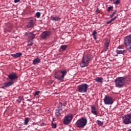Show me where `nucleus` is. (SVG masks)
<instances>
[{
  "instance_id": "25",
  "label": "nucleus",
  "mask_w": 131,
  "mask_h": 131,
  "mask_svg": "<svg viewBox=\"0 0 131 131\" xmlns=\"http://www.w3.org/2000/svg\"><path fill=\"white\" fill-rule=\"evenodd\" d=\"M28 122H29V118H26L24 122L25 125H27V124H28Z\"/></svg>"
},
{
  "instance_id": "35",
  "label": "nucleus",
  "mask_w": 131,
  "mask_h": 131,
  "mask_svg": "<svg viewBox=\"0 0 131 131\" xmlns=\"http://www.w3.org/2000/svg\"><path fill=\"white\" fill-rule=\"evenodd\" d=\"M117 49H123V48H122V46H118V47L117 48Z\"/></svg>"
},
{
  "instance_id": "23",
  "label": "nucleus",
  "mask_w": 131,
  "mask_h": 131,
  "mask_svg": "<svg viewBox=\"0 0 131 131\" xmlns=\"http://www.w3.org/2000/svg\"><path fill=\"white\" fill-rule=\"evenodd\" d=\"M96 34H97V31H96V30H94L93 31V33H92V35L95 40H97V37L96 36Z\"/></svg>"
},
{
  "instance_id": "43",
  "label": "nucleus",
  "mask_w": 131,
  "mask_h": 131,
  "mask_svg": "<svg viewBox=\"0 0 131 131\" xmlns=\"http://www.w3.org/2000/svg\"><path fill=\"white\" fill-rule=\"evenodd\" d=\"M18 103H21V101H18Z\"/></svg>"
},
{
  "instance_id": "34",
  "label": "nucleus",
  "mask_w": 131,
  "mask_h": 131,
  "mask_svg": "<svg viewBox=\"0 0 131 131\" xmlns=\"http://www.w3.org/2000/svg\"><path fill=\"white\" fill-rule=\"evenodd\" d=\"M20 2V0H14V3L15 4H17V3H19Z\"/></svg>"
},
{
  "instance_id": "5",
  "label": "nucleus",
  "mask_w": 131,
  "mask_h": 131,
  "mask_svg": "<svg viewBox=\"0 0 131 131\" xmlns=\"http://www.w3.org/2000/svg\"><path fill=\"white\" fill-rule=\"evenodd\" d=\"M88 89L89 85L86 83H83L78 85L77 86V91L78 93H81L82 94L86 93V92H88Z\"/></svg>"
},
{
  "instance_id": "21",
  "label": "nucleus",
  "mask_w": 131,
  "mask_h": 131,
  "mask_svg": "<svg viewBox=\"0 0 131 131\" xmlns=\"http://www.w3.org/2000/svg\"><path fill=\"white\" fill-rule=\"evenodd\" d=\"M95 80L99 83H103V78L102 77H97L95 79Z\"/></svg>"
},
{
  "instance_id": "33",
  "label": "nucleus",
  "mask_w": 131,
  "mask_h": 131,
  "mask_svg": "<svg viewBox=\"0 0 131 131\" xmlns=\"http://www.w3.org/2000/svg\"><path fill=\"white\" fill-rule=\"evenodd\" d=\"M32 45H33V42H31L30 43H29L28 44V47H31V46H32Z\"/></svg>"
},
{
  "instance_id": "7",
  "label": "nucleus",
  "mask_w": 131,
  "mask_h": 131,
  "mask_svg": "<svg viewBox=\"0 0 131 131\" xmlns=\"http://www.w3.org/2000/svg\"><path fill=\"white\" fill-rule=\"evenodd\" d=\"M123 123L125 125L131 124V114H128L122 118Z\"/></svg>"
},
{
  "instance_id": "4",
  "label": "nucleus",
  "mask_w": 131,
  "mask_h": 131,
  "mask_svg": "<svg viewBox=\"0 0 131 131\" xmlns=\"http://www.w3.org/2000/svg\"><path fill=\"white\" fill-rule=\"evenodd\" d=\"M124 43L126 47V50L131 53V35L127 36L124 38Z\"/></svg>"
},
{
  "instance_id": "13",
  "label": "nucleus",
  "mask_w": 131,
  "mask_h": 131,
  "mask_svg": "<svg viewBox=\"0 0 131 131\" xmlns=\"http://www.w3.org/2000/svg\"><path fill=\"white\" fill-rule=\"evenodd\" d=\"M8 78L11 80L10 81H13V80L17 79L18 77L17 76V75L15 74V73H12L8 75Z\"/></svg>"
},
{
  "instance_id": "44",
  "label": "nucleus",
  "mask_w": 131,
  "mask_h": 131,
  "mask_svg": "<svg viewBox=\"0 0 131 131\" xmlns=\"http://www.w3.org/2000/svg\"><path fill=\"white\" fill-rule=\"evenodd\" d=\"M116 56H118V54H117Z\"/></svg>"
},
{
  "instance_id": "18",
  "label": "nucleus",
  "mask_w": 131,
  "mask_h": 131,
  "mask_svg": "<svg viewBox=\"0 0 131 131\" xmlns=\"http://www.w3.org/2000/svg\"><path fill=\"white\" fill-rule=\"evenodd\" d=\"M50 18H51V20H52V21H58L61 20V18H60V17L59 16H53V15H51Z\"/></svg>"
},
{
  "instance_id": "36",
  "label": "nucleus",
  "mask_w": 131,
  "mask_h": 131,
  "mask_svg": "<svg viewBox=\"0 0 131 131\" xmlns=\"http://www.w3.org/2000/svg\"><path fill=\"white\" fill-rule=\"evenodd\" d=\"M111 22H112V21H111V20H109L107 22H106V24H110V23H111Z\"/></svg>"
},
{
  "instance_id": "27",
  "label": "nucleus",
  "mask_w": 131,
  "mask_h": 131,
  "mask_svg": "<svg viewBox=\"0 0 131 131\" xmlns=\"http://www.w3.org/2000/svg\"><path fill=\"white\" fill-rule=\"evenodd\" d=\"M110 11H113V6H110L107 10V12H110Z\"/></svg>"
},
{
  "instance_id": "22",
  "label": "nucleus",
  "mask_w": 131,
  "mask_h": 131,
  "mask_svg": "<svg viewBox=\"0 0 131 131\" xmlns=\"http://www.w3.org/2000/svg\"><path fill=\"white\" fill-rule=\"evenodd\" d=\"M116 52L117 54V55H120V54H123L124 53H125V50H116Z\"/></svg>"
},
{
  "instance_id": "31",
  "label": "nucleus",
  "mask_w": 131,
  "mask_h": 131,
  "mask_svg": "<svg viewBox=\"0 0 131 131\" xmlns=\"http://www.w3.org/2000/svg\"><path fill=\"white\" fill-rule=\"evenodd\" d=\"M119 4H120V1L119 0H117L115 2V5H119Z\"/></svg>"
},
{
  "instance_id": "39",
  "label": "nucleus",
  "mask_w": 131,
  "mask_h": 131,
  "mask_svg": "<svg viewBox=\"0 0 131 131\" xmlns=\"http://www.w3.org/2000/svg\"><path fill=\"white\" fill-rule=\"evenodd\" d=\"M114 19L115 20V19H117V16H115L114 17Z\"/></svg>"
},
{
  "instance_id": "32",
  "label": "nucleus",
  "mask_w": 131,
  "mask_h": 131,
  "mask_svg": "<svg viewBox=\"0 0 131 131\" xmlns=\"http://www.w3.org/2000/svg\"><path fill=\"white\" fill-rule=\"evenodd\" d=\"M39 93H40V91H37L35 93L34 96H37L39 95Z\"/></svg>"
},
{
  "instance_id": "6",
  "label": "nucleus",
  "mask_w": 131,
  "mask_h": 131,
  "mask_svg": "<svg viewBox=\"0 0 131 131\" xmlns=\"http://www.w3.org/2000/svg\"><path fill=\"white\" fill-rule=\"evenodd\" d=\"M58 72L62 74L61 76L57 75V74H58V72H56L54 75V78L58 80L63 81V79H64L66 74H67V71L66 70L59 71Z\"/></svg>"
},
{
  "instance_id": "15",
  "label": "nucleus",
  "mask_w": 131,
  "mask_h": 131,
  "mask_svg": "<svg viewBox=\"0 0 131 131\" xmlns=\"http://www.w3.org/2000/svg\"><path fill=\"white\" fill-rule=\"evenodd\" d=\"M34 27V24H33V20H31L27 25V28H33Z\"/></svg>"
},
{
  "instance_id": "24",
  "label": "nucleus",
  "mask_w": 131,
  "mask_h": 131,
  "mask_svg": "<svg viewBox=\"0 0 131 131\" xmlns=\"http://www.w3.org/2000/svg\"><path fill=\"white\" fill-rule=\"evenodd\" d=\"M60 49H61V50H62V51H65V50H66V49H67V45H62L60 47Z\"/></svg>"
},
{
  "instance_id": "8",
  "label": "nucleus",
  "mask_w": 131,
  "mask_h": 131,
  "mask_svg": "<svg viewBox=\"0 0 131 131\" xmlns=\"http://www.w3.org/2000/svg\"><path fill=\"white\" fill-rule=\"evenodd\" d=\"M73 118V116H72V115H68L66 116L63 119V124H65L66 125H68V124H69V123L71 122Z\"/></svg>"
},
{
  "instance_id": "20",
  "label": "nucleus",
  "mask_w": 131,
  "mask_h": 131,
  "mask_svg": "<svg viewBox=\"0 0 131 131\" xmlns=\"http://www.w3.org/2000/svg\"><path fill=\"white\" fill-rule=\"evenodd\" d=\"M38 63H40V59L38 58H35L33 60V65H36V64H38Z\"/></svg>"
},
{
  "instance_id": "29",
  "label": "nucleus",
  "mask_w": 131,
  "mask_h": 131,
  "mask_svg": "<svg viewBox=\"0 0 131 131\" xmlns=\"http://www.w3.org/2000/svg\"><path fill=\"white\" fill-rule=\"evenodd\" d=\"M97 123L99 125H103V123L102 122V121L97 120Z\"/></svg>"
},
{
  "instance_id": "9",
  "label": "nucleus",
  "mask_w": 131,
  "mask_h": 131,
  "mask_svg": "<svg viewBox=\"0 0 131 131\" xmlns=\"http://www.w3.org/2000/svg\"><path fill=\"white\" fill-rule=\"evenodd\" d=\"M103 100L105 105H112L113 104V100L112 99V97L110 96H105Z\"/></svg>"
},
{
  "instance_id": "41",
  "label": "nucleus",
  "mask_w": 131,
  "mask_h": 131,
  "mask_svg": "<svg viewBox=\"0 0 131 131\" xmlns=\"http://www.w3.org/2000/svg\"><path fill=\"white\" fill-rule=\"evenodd\" d=\"M96 12L97 13V14H98V13H99V9H97V10H96Z\"/></svg>"
},
{
  "instance_id": "28",
  "label": "nucleus",
  "mask_w": 131,
  "mask_h": 131,
  "mask_svg": "<svg viewBox=\"0 0 131 131\" xmlns=\"http://www.w3.org/2000/svg\"><path fill=\"white\" fill-rule=\"evenodd\" d=\"M117 10H115L112 14L110 15V18H112L116 14Z\"/></svg>"
},
{
  "instance_id": "17",
  "label": "nucleus",
  "mask_w": 131,
  "mask_h": 131,
  "mask_svg": "<svg viewBox=\"0 0 131 131\" xmlns=\"http://www.w3.org/2000/svg\"><path fill=\"white\" fill-rule=\"evenodd\" d=\"M91 112L94 115H98V112L96 110V107L95 106H91Z\"/></svg>"
},
{
  "instance_id": "30",
  "label": "nucleus",
  "mask_w": 131,
  "mask_h": 131,
  "mask_svg": "<svg viewBox=\"0 0 131 131\" xmlns=\"http://www.w3.org/2000/svg\"><path fill=\"white\" fill-rule=\"evenodd\" d=\"M36 16L37 17V18H39L40 17V12H37L36 13Z\"/></svg>"
},
{
  "instance_id": "42",
  "label": "nucleus",
  "mask_w": 131,
  "mask_h": 131,
  "mask_svg": "<svg viewBox=\"0 0 131 131\" xmlns=\"http://www.w3.org/2000/svg\"><path fill=\"white\" fill-rule=\"evenodd\" d=\"M127 131H131V129H128Z\"/></svg>"
},
{
  "instance_id": "11",
  "label": "nucleus",
  "mask_w": 131,
  "mask_h": 131,
  "mask_svg": "<svg viewBox=\"0 0 131 131\" xmlns=\"http://www.w3.org/2000/svg\"><path fill=\"white\" fill-rule=\"evenodd\" d=\"M50 35H51V32L49 31H45L41 34L40 37L42 39H47Z\"/></svg>"
},
{
  "instance_id": "37",
  "label": "nucleus",
  "mask_w": 131,
  "mask_h": 131,
  "mask_svg": "<svg viewBox=\"0 0 131 131\" xmlns=\"http://www.w3.org/2000/svg\"><path fill=\"white\" fill-rule=\"evenodd\" d=\"M43 125H45V123L43 122L41 124V126H43Z\"/></svg>"
},
{
  "instance_id": "26",
  "label": "nucleus",
  "mask_w": 131,
  "mask_h": 131,
  "mask_svg": "<svg viewBox=\"0 0 131 131\" xmlns=\"http://www.w3.org/2000/svg\"><path fill=\"white\" fill-rule=\"evenodd\" d=\"M52 128H56L57 127V123H54L53 122L51 123Z\"/></svg>"
},
{
  "instance_id": "1",
  "label": "nucleus",
  "mask_w": 131,
  "mask_h": 131,
  "mask_svg": "<svg viewBox=\"0 0 131 131\" xmlns=\"http://www.w3.org/2000/svg\"><path fill=\"white\" fill-rule=\"evenodd\" d=\"M126 78L124 77H118L115 80L116 88L121 89L125 84V80Z\"/></svg>"
},
{
  "instance_id": "2",
  "label": "nucleus",
  "mask_w": 131,
  "mask_h": 131,
  "mask_svg": "<svg viewBox=\"0 0 131 131\" xmlns=\"http://www.w3.org/2000/svg\"><path fill=\"white\" fill-rule=\"evenodd\" d=\"M91 60V57L89 55L83 56L82 59L80 63V66L81 68H84V67H86L89 66L90 64V61Z\"/></svg>"
},
{
  "instance_id": "12",
  "label": "nucleus",
  "mask_w": 131,
  "mask_h": 131,
  "mask_svg": "<svg viewBox=\"0 0 131 131\" xmlns=\"http://www.w3.org/2000/svg\"><path fill=\"white\" fill-rule=\"evenodd\" d=\"M14 84V82L13 81H8L3 83L2 86L1 87V89H5L6 88H9L11 86V85H13Z\"/></svg>"
},
{
  "instance_id": "14",
  "label": "nucleus",
  "mask_w": 131,
  "mask_h": 131,
  "mask_svg": "<svg viewBox=\"0 0 131 131\" xmlns=\"http://www.w3.org/2000/svg\"><path fill=\"white\" fill-rule=\"evenodd\" d=\"M110 44V40H106V41L104 42V50L105 52H107V51H108Z\"/></svg>"
},
{
  "instance_id": "40",
  "label": "nucleus",
  "mask_w": 131,
  "mask_h": 131,
  "mask_svg": "<svg viewBox=\"0 0 131 131\" xmlns=\"http://www.w3.org/2000/svg\"><path fill=\"white\" fill-rule=\"evenodd\" d=\"M63 106H64V107H66V103H63Z\"/></svg>"
},
{
  "instance_id": "16",
  "label": "nucleus",
  "mask_w": 131,
  "mask_h": 131,
  "mask_svg": "<svg viewBox=\"0 0 131 131\" xmlns=\"http://www.w3.org/2000/svg\"><path fill=\"white\" fill-rule=\"evenodd\" d=\"M27 35L29 36L30 39H34L35 38V34L33 33V32L27 33Z\"/></svg>"
},
{
  "instance_id": "3",
  "label": "nucleus",
  "mask_w": 131,
  "mask_h": 131,
  "mask_svg": "<svg viewBox=\"0 0 131 131\" xmlns=\"http://www.w3.org/2000/svg\"><path fill=\"white\" fill-rule=\"evenodd\" d=\"M86 123H88V119L85 117H82L76 122V125L77 127L83 128L86 125Z\"/></svg>"
},
{
  "instance_id": "10",
  "label": "nucleus",
  "mask_w": 131,
  "mask_h": 131,
  "mask_svg": "<svg viewBox=\"0 0 131 131\" xmlns=\"http://www.w3.org/2000/svg\"><path fill=\"white\" fill-rule=\"evenodd\" d=\"M55 115L57 117L61 116V114L63 113V109H62V103H60V105L58 106L57 109L56 110Z\"/></svg>"
},
{
  "instance_id": "19",
  "label": "nucleus",
  "mask_w": 131,
  "mask_h": 131,
  "mask_svg": "<svg viewBox=\"0 0 131 131\" xmlns=\"http://www.w3.org/2000/svg\"><path fill=\"white\" fill-rule=\"evenodd\" d=\"M12 57H13L15 59L16 58H19L20 56H22V53L21 52L16 53L14 54H11Z\"/></svg>"
},
{
  "instance_id": "38",
  "label": "nucleus",
  "mask_w": 131,
  "mask_h": 131,
  "mask_svg": "<svg viewBox=\"0 0 131 131\" xmlns=\"http://www.w3.org/2000/svg\"><path fill=\"white\" fill-rule=\"evenodd\" d=\"M114 20H115L114 18H113L112 19H111V21L113 22V21H114Z\"/></svg>"
}]
</instances>
